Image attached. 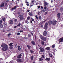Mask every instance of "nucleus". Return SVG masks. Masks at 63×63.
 Instances as JSON below:
<instances>
[{
    "label": "nucleus",
    "instance_id": "nucleus-28",
    "mask_svg": "<svg viewBox=\"0 0 63 63\" xmlns=\"http://www.w3.org/2000/svg\"><path fill=\"white\" fill-rule=\"evenodd\" d=\"M39 61H42V60H43V59L41 57L40 58H39Z\"/></svg>",
    "mask_w": 63,
    "mask_h": 63
},
{
    "label": "nucleus",
    "instance_id": "nucleus-49",
    "mask_svg": "<svg viewBox=\"0 0 63 63\" xmlns=\"http://www.w3.org/2000/svg\"><path fill=\"white\" fill-rule=\"evenodd\" d=\"M25 23H28V21L27 20H26L25 21Z\"/></svg>",
    "mask_w": 63,
    "mask_h": 63
},
{
    "label": "nucleus",
    "instance_id": "nucleus-43",
    "mask_svg": "<svg viewBox=\"0 0 63 63\" xmlns=\"http://www.w3.org/2000/svg\"><path fill=\"white\" fill-rule=\"evenodd\" d=\"M13 58V59H14V60H15L16 59V56H14Z\"/></svg>",
    "mask_w": 63,
    "mask_h": 63
},
{
    "label": "nucleus",
    "instance_id": "nucleus-39",
    "mask_svg": "<svg viewBox=\"0 0 63 63\" xmlns=\"http://www.w3.org/2000/svg\"><path fill=\"white\" fill-rule=\"evenodd\" d=\"M30 19V17H28L27 18V20H29Z\"/></svg>",
    "mask_w": 63,
    "mask_h": 63
},
{
    "label": "nucleus",
    "instance_id": "nucleus-62",
    "mask_svg": "<svg viewBox=\"0 0 63 63\" xmlns=\"http://www.w3.org/2000/svg\"><path fill=\"white\" fill-rule=\"evenodd\" d=\"M25 39H26V40H27V37H25Z\"/></svg>",
    "mask_w": 63,
    "mask_h": 63
},
{
    "label": "nucleus",
    "instance_id": "nucleus-15",
    "mask_svg": "<svg viewBox=\"0 0 63 63\" xmlns=\"http://www.w3.org/2000/svg\"><path fill=\"white\" fill-rule=\"evenodd\" d=\"M4 5H5V3L2 2L1 4V5H0V7H4Z\"/></svg>",
    "mask_w": 63,
    "mask_h": 63
},
{
    "label": "nucleus",
    "instance_id": "nucleus-10",
    "mask_svg": "<svg viewBox=\"0 0 63 63\" xmlns=\"http://www.w3.org/2000/svg\"><path fill=\"white\" fill-rule=\"evenodd\" d=\"M57 22V21L56 20H55L54 21H53L52 22V23L53 25H55L56 24V23Z\"/></svg>",
    "mask_w": 63,
    "mask_h": 63
},
{
    "label": "nucleus",
    "instance_id": "nucleus-8",
    "mask_svg": "<svg viewBox=\"0 0 63 63\" xmlns=\"http://www.w3.org/2000/svg\"><path fill=\"white\" fill-rule=\"evenodd\" d=\"M22 56V55L20 54L18 55V56H17V57L18 59H20V58H21Z\"/></svg>",
    "mask_w": 63,
    "mask_h": 63
},
{
    "label": "nucleus",
    "instance_id": "nucleus-30",
    "mask_svg": "<svg viewBox=\"0 0 63 63\" xmlns=\"http://www.w3.org/2000/svg\"><path fill=\"white\" fill-rule=\"evenodd\" d=\"M49 55L50 56V57H52V55L50 53H49Z\"/></svg>",
    "mask_w": 63,
    "mask_h": 63
},
{
    "label": "nucleus",
    "instance_id": "nucleus-29",
    "mask_svg": "<svg viewBox=\"0 0 63 63\" xmlns=\"http://www.w3.org/2000/svg\"><path fill=\"white\" fill-rule=\"evenodd\" d=\"M16 6H15L14 8H12V10H15V9H16Z\"/></svg>",
    "mask_w": 63,
    "mask_h": 63
},
{
    "label": "nucleus",
    "instance_id": "nucleus-37",
    "mask_svg": "<svg viewBox=\"0 0 63 63\" xmlns=\"http://www.w3.org/2000/svg\"><path fill=\"white\" fill-rule=\"evenodd\" d=\"M45 12V10L44 9H43L41 11V13H44Z\"/></svg>",
    "mask_w": 63,
    "mask_h": 63
},
{
    "label": "nucleus",
    "instance_id": "nucleus-38",
    "mask_svg": "<svg viewBox=\"0 0 63 63\" xmlns=\"http://www.w3.org/2000/svg\"><path fill=\"white\" fill-rule=\"evenodd\" d=\"M39 19H42V17L41 16H39Z\"/></svg>",
    "mask_w": 63,
    "mask_h": 63
},
{
    "label": "nucleus",
    "instance_id": "nucleus-2",
    "mask_svg": "<svg viewBox=\"0 0 63 63\" xmlns=\"http://www.w3.org/2000/svg\"><path fill=\"white\" fill-rule=\"evenodd\" d=\"M40 37L41 40L44 41H47V38L46 37H44V36L42 35H40Z\"/></svg>",
    "mask_w": 63,
    "mask_h": 63
},
{
    "label": "nucleus",
    "instance_id": "nucleus-63",
    "mask_svg": "<svg viewBox=\"0 0 63 63\" xmlns=\"http://www.w3.org/2000/svg\"><path fill=\"white\" fill-rule=\"evenodd\" d=\"M29 11H30V10H28L27 11L28 12H29Z\"/></svg>",
    "mask_w": 63,
    "mask_h": 63
},
{
    "label": "nucleus",
    "instance_id": "nucleus-9",
    "mask_svg": "<svg viewBox=\"0 0 63 63\" xmlns=\"http://www.w3.org/2000/svg\"><path fill=\"white\" fill-rule=\"evenodd\" d=\"M43 34L44 36H46L47 35V32L46 31H45L43 33Z\"/></svg>",
    "mask_w": 63,
    "mask_h": 63
},
{
    "label": "nucleus",
    "instance_id": "nucleus-24",
    "mask_svg": "<svg viewBox=\"0 0 63 63\" xmlns=\"http://www.w3.org/2000/svg\"><path fill=\"white\" fill-rule=\"evenodd\" d=\"M34 59V56H32L31 57V60L32 61H33Z\"/></svg>",
    "mask_w": 63,
    "mask_h": 63
},
{
    "label": "nucleus",
    "instance_id": "nucleus-1",
    "mask_svg": "<svg viewBox=\"0 0 63 63\" xmlns=\"http://www.w3.org/2000/svg\"><path fill=\"white\" fill-rule=\"evenodd\" d=\"M8 45H6L5 46L2 48L3 51H5L7 50H8Z\"/></svg>",
    "mask_w": 63,
    "mask_h": 63
},
{
    "label": "nucleus",
    "instance_id": "nucleus-40",
    "mask_svg": "<svg viewBox=\"0 0 63 63\" xmlns=\"http://www.w3.org/2000/svg\"><path fill=\"white\" fill-rule=\"evenodd\" d=\"M31 35L30 34H28V37L30 38V37H31Z\"/></svg>",
    "mask_w": 63,
    "mask_h": 63
},
{
    "label": "nucleus",
    "instance_id": "nucleus-36",
    "mask_svg": "<svg viewBox=\"0 0 63 63\" xmlns=\"http://www.w3.org/2000/svg\"><path fill=\"white\" fill-rule=\"evenodd\" d=\"M12 46H10L9 47V48L10 49H12L13 48V47H12Z\"/></svg>",
    "mask_w": 63,
    "mask_h": 63
},
{
    "label": "nucleus",
    "instance_id": "nucleus-22",
    "mask_svg": "<svg viewBox=\"0 0 63 63\" xmlns=\"http://www.w3.org/2000/svg\"><path fill=\"white\" fill-rule=\"evenodd\" d=\"M28 14L29 16H33V14L31 12H29Z\"/></svg>",
    "mask_w": 63,
    "mask_h": 63
},
{
    "label": "nucleus",
    "instance_id": "nucleus-52",
    "mask_svg": "<svg viewBox=\"0 0 63 63\" xmlns=\"http://www.w3.org/2000/svg\"><path fill=\"white\" fill-rule=\"evenodd\" d=\"M7 3L6 2L5 4V6H7Z\"/></svg>",
    "mask_w": 63,
    "mask_h": 63
},
{
    "label": "nucleus",
    "instance_id": "nucleus-23",
    "mask_svg": "<svg viewBox=\"0 0 63 63\" xmlns=\"http://www.w3.org/2000/svg\"><path fill=\"white\" fill-rule=\"evenodd\" d=\"M13 43H11L10 44H9V46H10V47H13Z\"/></svg>",
    "mask_w": 63,
    "mask_h": 63
},
{
    "label": "nucleus",
    "instance_id": "nucleus-45",
    "mask_svg": "<svg viewBox=\"0 0 63 63\" xmlns=\"http://www.w3.org/2000/svg\"><path fill=\"white\" fill-rule=\"evenodd\" d=\"M17 21V20L16 19H15L14 20V21L15 22H16Z\"/></svg>",
    "mask_w": 63,
    "mask_h": 63
},
{
    "label": "nucleus",
    "instance_id": "nucleus-53",
    "mask_svg": "<svg viewBox=\"0 0 63 63\" xmlns=\"http://www.w3.org/2000/svg\"><path fill=\"white\" fill-rule=\"evenodd\" d=\"M34 0H32L31 2V3H34Z\"/></svg>",
    "mask_w": 63,
    "mask_h": 63
},
{
    "label": "nucleus",
    "instance_id": "nucleus-64",
    "mask_svg": "<svg viewBox=\"0 0 63 63\" xmlns=\"http://www.w3.org/2000/svg\"><path fill=\"white\" fill-rule=\"evenodd\" d=\"M17 27V26H14V28H16Z\"/></svg>",
    "mask_w": 63,
    "mask_h": 63
},
{
    "label": "nucleus",
    "instance_id": "nucleus-6",
    "mask_svg": "<svg viewBox=\"0 0 63 63\" xmlns=\"http://www.w3.org/2000/svg\"><path fill=\"white\" fill-rule=\"evenodd\" d=\"M46 2V0H44L43 1V2L44 3V6H46L47 5H48V3Z\"/></svg>",
    "mask_w": 63,
    "mask_h": 63
},
{
    "label": "nucleus",
    "instance_id": "nucleus-32",
    "mask_svg": "<svg viewBox=\"0 0 63 63\" xmlns=\"http://www.w3.org/2000/svg\"><path fill=\"white\" fill-rule=\"evenodd\" d=\"M25 28H26V26H24L23 27V28H22V27H21V29H25Z\"/></svg>",
    "mask_w": 63,
    "mask_h": 63
},
{
    "label": "nucleus",
    "instance_id": "nucleus-33",
    "mask_svg": "<svg viewBox=\"0 0 63 63\" xmlns=\"http://www.w3.org/2000/svg\"><path fill=\"white\" fill-rule=\"evenodd\" d=\"M11 35H12V34H11L10 33H9L7 35L8 37H10Z\"/></svg>",
    "mask_w": 63,
    "mask_h": 63
},
{
    "label": "nucleus",
    "instance_id": "nucleus-20",
    "mask_svg": "<svg viewBox=\"0 0 63 63\" xmlns=\"http://www.w3.org/2000/svg\"><path fill=\"white\" fill-rule=\"evenodd\" d=\"M10 22L9 23L10 24H12L13 23V21L12 20H10Z\"/></svg>",
    "mask_w": 63,
    "mask_h": 63
},
{
    "label": "nucleus",
    "instance_id": "nucleus-14",
    "mask_svg": "<svg viewBox=\"0 0 63 63\" xmlns=\"http://www.w3.org/2000/svg\"><path fill=\"white\" fill-rule=\"evenodd\" d=\"M31 43L32 45H34V46L35 45H36V43H35V42L34 41H32L31 42Z\"/></svg>",
    "mask_w": 63,
    "mask_h": 63
},
{
    "label": "nucleus",
    "instance_id": "nucleus-48",
    "mask_svg": "<svg viewBox=\"0 0 63 63\" xmlns=\"http://www.w3.org/2000/svg\"><path fill=\"white\" fill-rule=\"evenodd\" d=\"M35 17L36 19H38V16H37L36 15V16H35Z\"/></svg>",
    "mask_w": 63,
    "mask_h": 63
},
{
    "label": "nucleus",
    "instance_id": "nucleus-7",
    "mask_svg": "<svg viewBox=\"0 0 63 63\" xmlns=\"http://www.w3.org/2000/svg\"><path fill=\"white\" fill-rule=\"evenodd\" d=\"M16 61H17V63H19V62H22V61L21 59H17Z\"/></svg>",
    "mask_w": 63,
    "mask_h": 63
},
{
    "label": "nucleus",
    "instance_id": "nucleus-25",
    "mask_svg": "<svg viewBox=\"0 0 63 63\" xmlns=\"http://www.w3.org/2000/svg\"><path fill=\"white\" fill-rule=\"evenodd\" d=\"M18 50H20V49H21V48H20V47L19 46H18Z\"/></svg>",
    "mask_w": 63,
    "mask_h": 63
},
{
    "label": "nucleus",
    "instance_id": "nucleus-60",
    "mask_svg": "<svg viewBox=\"0 0 63 63\" xmlns=\"http://www.w3.org/2000/svg\"><path fill=\"white\" fill-rule=\"evenodd\" d=\"M23 32V30L20 31V32Z\"/></svg>",
    "mask_w": 63,
    "mask_h": 63
},
{
    "label": "nucleus",
    "instance_id": "nucleus-18",
    "mask_svg": "<svg viewBox=\"0 0 63 63\" xmlns=\"http://www.w3.org/2000/svg\"><path fill=\"white\" fill-rule=\"evenodd\" d=\"M50 58H47L45 59V60L46 61H49V60H50Z\"/></svg>",
    "mask_w": 63,
    "mask_h": 63
},
{
    "label": "nucleus",
    "instance_id": "nucleus-13",
    "mask_svg": "<svg viewBox=\"0 0 63 63\" xmlns=\"http://www.w3.org/2000/svg\"><path fill=\"white\" fill-rule=\"evenodd\" d=\"M61 15V14H60V13H58L57 14V16L58 18H59L60 17Z\"/></svg>",
    "mask_w": 63,
    "mask_h": 63
},
{
    "label": "nucleus",
    "instance_id": "nucleus-27",
    "mask_svg": "<svg viewBox=\"0 0 63 63\" xmlns=\"http://www.w3.org/2000/svg\"><path fill=\"white\" fill-rule=\"evenodd\" d=\"M60 11L61 12H62V11H63V8H62V7L60 8Z\"/></svg>",
    "mask_w": 63,
    "mask_h": 63
},
{
    "label": "nucleus",
    "instance_id": "nucleus-17",
    "mask_svg": "<svg viewBox=\"0 0 63 63\" xmlns=\"http://www.w3.org/2000/svg\"><path fill=\"white\" fill-rule=\"evenodd\" d=\"M27 47H28V49H30V48L31 47V46H29V45H27Z\"/></svg>",
    "mask_w": 63,
    "mask_h": 63
},
{
    "label": "nucleus",
    "instance_id": "nucleus-19",
    "mask_svg": "<svg viewBox=\"0 0 63 63\" xmlns=\"http://www.w3.org/2000/svg\"><path fill=\"white\" fill-rule=\"evenodd\" d=\"M50 47H47L46 48V49L48 50H49L50 49Z\"/></svg>",
    "mask_w": 63,
    "mask_h": 63
},
{
    "label": "nucleus",
    "instance_id": "nucleus-11",
    "mask_svg": "<svg viewBox=\"0 0 63 63\" xmlns=\"http://www.w3.org/2000/svg\"><path fill=\"white\" fill-rule=\"evenodd\" d=\"M63 40V38H62L59 39V42L60 43H62Z\"/></svg>",
    "mask_w": 63,
    "mask_h": 63
},
{
    "label": "nucleus",
    "instance_id": "nucleus-47",
    "mask_svg": "<svg viewBox=\"0 0 63 63\" xmlns=\"http://www.w3.org/2000/svg\"><path fill=\"white\" fill-rule=\"evenodd\" d=\"M48 13H47V12H46L45 14V15H47V14Z\"/></svg>",
    "mask_w": 63,
    "mask_h": 63
},
{
    "label": "nucleus",
    "instance_id": "nucleus-61",
    "mask_svg": "<svg viewBox=\"0 0 63 63\" xmlns=\"http://www.w3.org/2000/svg\"><path fill=\"white\" fill-rule=\"evenodd\" d=\"M26 5L27 6H29V4H26Z\"/></svg>",
    "mask_w": 63,
    "mask_h": 63
},
{
    "label": "nucleus",
    "instance_id": "nucleus-31",
    "mask_svg": "<svg viewBox=\"0 0 63 63\" xmlns=\"http://www.w3.org/2000/svg\"><path fill=\"white\" fill-rule=\"evenodd\" d=\"M2 19L3 21L4 22H5L6 21V19L5 18H3Z\"/></svg>",
    "mask_w": 63,
    "mask_h": 63
},
{
    "label": "nucleus",
    "instance_id": "nucleus-54",
    "mask_svg": "<svg viewBox=\"0 0 63 63\" xmlns=\"http://www.w3.org/2000/svg\"><path fill=\"white\" fill-rule=\"evenodd\" d=\"M58 21L59 22H60V20L59 19H58Z\"/></svg>",
    "mask_w": 63,
    "mask_h": 63
},
{
    "label": "nucleus",
    "instance_id": "nucleus-55",
    "mask_svg": "<svg viewBox=\"0 0 63 63\" xmlns=\"http://www.w3.org/2000/svg\"><path fill=\"white\" fill-rule=\"evenodd\" d=\"M44 9L46 10L47 9V7L45 6L44 7Z\"/></svg>",
    "mask_w": 63,
    "mask_h": 63
},
{
    "label": "nucleus",
    "instance_id": "nucleus-51",
    "mask_svg": "<svg viewBox=\"0 0 63 63\" xmlns=\"http://www.w3.org/2000/svg\"><path fill=\"white\" fill-rule=\"evenodd\" d=\"M17 14H20V12H17L16 13Z\"/></svg>",
    "mask_w": 63,
    "mask_h": 63
},
{
    "label": "nucleus",
    "instance_id": "nucleus-34",
    "mask_svg": "<svg viewBox=\"0 0 63 63\" xmlns=\"http://www.w3.org/2000/svg\"><path fill=\"white\" fill-rule=\"evenodd\" d=\"M30 51L31 52V53H34V51H32V50H30Z\"/></svg>",
    "mask_w": 63,
    "mask_h": 63
},
{
    "label": "nucleus",
    "instance_id": "nucleus-46",
    "mask_svg": "<svg viewBox=\"0 0 63 63\" xmlns=\"http://www.w3.org/2000/svg\"><path fill=\"white\" fill-rule=\"evenodd\" d=\"M16 35H20V33L18 32V33H16Z\"/></svg>",
    "mask_w": 63,
    "mask_h": 63
},
{
    "label": "nucleus",
    "instance_id": "nucleus-35",
    "mask_svg": "<svg viewBox=\"0 0 63 63\" xmlns=\"http://www.w3.org/2000/svg\"><path fill=\"white\" fill-rule=\"evenodd\" d=\"M42 58L43 59V58H45V55H42Z\"/></svg>",
    "mask_w": 63,
    "mask_h": 63
},
{
    "label": "nucleus",
    "instance_id": "nucleus-57",
    "mask_svg": "<svg viewBox=\"0 0 63 63\" xmlns=\"http://www.w3.org/2000/svg\"><path fill=\"white\" fill-rule=\"evenodd\" d=\"M41 9H44V7H43L42 6H41Z\"/></svg>",
    "mask_w": 63,
    "mask_h": 63
},
{
    "label": "nucleus",
    "instance_id": "nucleus-12",
    "mask_svg": "<svg viewBox=\"0 0 63 63\" xmlns=\"http://www.w3.org/2000/svg\"><path fill=\"white\" fill-rule=\"evenodd\" d=\"M7 45L6 44H5V43H3L1 45V47H5Z\"/></svg>",
    "mask_w": 63,
    "mask_h": 63
},
{
    "label": "nucleus",
    "instance_id": "nucleus-16",
    "mask_svg": "<svg viewBox=\"0 0 63 63\" xmlns=\"http://www.w3.org/2000/svg\"><path fill=\"white\" fill-rule=\"evenodd\" d=\"M41 45H45V43H44V41L42 40L41 41Z\"/></svg>",
    "mask_w": 63,
    "mask_h": 63
},
{
    "label": "nucleus",
    "instance_id": "nucleus-59",
    "mask_svg": "<svg viewBox=\"0 0 63 63\" xmlns=\"http://www.w3.org/2000/svg\"><path fill=\"white\" fill-rule=\"evenodd\" d=\"M47 20V19L46 20H44L43 21V23H44V22H45V21H46V20Z\"/></svg>",
    "mask_w": 63,
    "mask_h": 63
},
{
    "label": "nucleus",
    "instance_id": "nucleus-21",
    "mask_svg": "<svg viewBox=\"0 0 63 63\" xmlns=\"http://www.w3.org/2000/svg\"><path fill=\"white\" fill-rule=\"evenodd\" d=\"M3 26L4 25L3 24H0V28H2Z\"/></svg>",
    "mask_w": 63,
    "mask_h": 63
},
{
    "label": "nucleus",
    "instance_id": "nucleus-5",
    "mask_svg": "<svg viewBox=\"0 0 63 63\" xmlns=\"http://www.w3.org/2000/svg\"><path fill=\"white\" fill-rule=\"evenodd\" d=\"M40 48H39V49L40 50V52H44L45 50V49L44 48H42L40 46Z\"/></svg>",
    "mask_w": 63,
    "mask_h": 63
},
{
    "label": "nucleus",
    "instance_id": "nucleus-44",
    "mask_svg": "<svg viewBox=\"0 0 63 63\" xmlns=\"http://www.w3.org/2000/svg\"><path fill=\"white\" fill-rule=\"evenodd\" d=\"M21 25V24L20 23H19L17 25V26H20Z\"/></svg>",
    "mask_w": 63,
    "mask_h": 63
},
{
    "label": "nucleus",
    "instance_id": "nucleus-50",
    "mask_svg": "<svg viewBox=\"0 0 63 63\" xmlns=\"http://www.w3.org/2000/svg\"><path fill=\"white\" fill-rule=\"evenodd\" d=\"M32 20L33 21H34V20L32 18H31Z\"/></svg>",
    "mask_w": 63,
    "mask_h": 63
},
{
    "label": "nucleus",
    "instance_id": "nucleus-56",
    "mask_svg": "<svg viewBox=\"0 0 63 63\" xmlns=\"http://www.w3.org/2000/svg\"><path fill=\"white\" fill-rule=\"evenodd\" d=\"M25 3H26L27 4H28V3H29V2H27L26 1Z\"/></svg>",
    "mask_w": 63,
    "mask_h": 63
},
{
    "label": "nucleus",
    "instance_id": "nucleus-41",
    "mask_svg": "<svg viewBox=\"0 0 63 63\" xmlns=\"http://www.w3.org/2000/svg\"><path fill=\"white\" fill-rule=\"evenodd\" d=\"M55 47V45H53L52 46V48H54Z\"/></svg>",
    "mask_w": 63,
    "mask_h": 63
},
{
    "label": "nucleus",
    "instance_id": "nucleus-58",
    "mask_svg": "<svg viewBox=\"0 0 63 63\" xmlns=\"http://www.w3.org/2000/svg\"><path fill=\"white\" fill-rule=\"evenodd\" d=\"M41 8V7L40 6H39L38 7V9H39V8Z\"/></svg>",
    "mask_w": 63,
    "mask_h": 63
},
{
    "label": "nucleus",
    "instance_id": "nucleus-26",
    "mask_svg": "<svg viewBox=\"0 0 63 63\" xmlns=\"http://www.w3.org/2000/svg\"><path fill=\"white\" fill-rule=\"evenodd\" d=\"M48 23L49 25H50L52 24V21H48Z\"/></svg>",
    "mask_w": 63,
    "mask_h": 63
},
{
    "label": "nucleus",
    "instance_id": "nucleus-3",
    "mask_svg": "<svg viewBox=\"0 0 63 63\" xmlns=\"http://www.w3.org/2000/svg\"><path fill=\"white\" fill-rule=\"evenodd\" d=\"M48 24L46 22L45 23V25H44V28L45 30H47V27H48Z\"/></svg>",
    "mask_w": 63,
    "mask_h": 63
},
{
    "label": "nucleus",
    "instance_id": "nucleus-42",
    "mask_svg": "<svg viewBox=\"0 0 63 63\" xmlns=\"http://www.w3.org/2000/svg\"><path fill=\"white\" fill-rule=\"evenodd\" d=\"M3 21L2 20H0V24H1V23H2Z\"/></svg>",
    "mask_w": 63,
    "mask_h": 63
},
{
    "label": "nucleus",
    "instance_id": "nucleus-4",
    "mask_svg": "<svg viewBox=\"0 0 63 63\" xmlns=\"http://www.w3.org/2000/svg\"><path fill=\"white\" fill-rule=\"evenodd\" d=\"M18 17L20 19V20H23L24 18L23 17V15H20L18 16Z\"/></svg>",
    "mask_w": 63,
    "mask_h": 63
}]
</instances>
